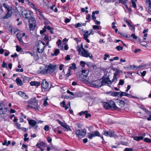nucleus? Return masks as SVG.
I'll return each mask as SVG.
<instances>
[{"instance_id":"34","label":"nucleus","mask_w":151,"mask_h":151,"mask_svg":"<svg viewBox=\"0 0 151 151\" xmlns=\"http://www.w3.org/2000/svg\"><path fill=\"white\" fill-rule=\"evenodd\" d=\"M143 141L145 142L148 143H151V139L147 137L145 138L143 140Z\"/></svg>"},{"instance_id":"22","label":"nucleus","mask_w":151,"mask_h":151,"mask_svg":"<svg viewBox=\"0 0 151 151\" xmlns=\"http://www.w3.org/2000/svg\"><path fill=\"white\" fill-rule=\"evenodd\" d=\"M56 44L59 48H60L61 50H63V45H62L61 40L60 39L58 40L56 42Z\"/></svg>"},{"instance_id":"17","label":"nucleus","mask_w":151,"mask_h":151,"mask_svg":"<svg viewBox=\"0 0 151 151\" xmlns=\"http://www.w3.org/2000/svg\"><path fill=\"white\" fill-rule=\"evenodd\" d=\"M145 136V133L141 136H133L132 138L135 140L139 141L140 140H142Z\"/></svg>"},{"instance_id":"20","label":"nucleus","mask_w":151,"mask_h":151,"mask_svg":"<svg viewBox=\"0 0 151 151\" xmlns=\"http://www.w3.org/2000/svg\"><path fill=\"white\" fill-rule=\"evenodd\" d=\"M18 94L23 98L25 99H27L28 98V97L25 93L22 91H19L18 92Z\"/></svg>"},{"instance_id":"55","label":"nucleus","mask_w":151,"mask_h":151,"mask_svg":"<svg viewBox=\"0 0 151 151\" xmlns=\"http://www.w3.org/2000/svg\"><path fill=\"white\" fill-rule=\"evenodd\" d=\"M15 124H16L17 128V129H21V127H20V126H21L20 124H19L17 123H16Z\"/></svg>"},{"instance_id":"35","label":"nucleus","mask_w":151,"mask_h":151,"mask_svg":"<svg viewBox=\"0 0 151 151\" xmlns=\"http://www.w3.org/2000/svg\"><path fill=\"white\" fill-rule=\"evenodd\" d=\"M128 0H119V3L125 5Z\"/></svg>"},{"instance_id":"40","label":"nucleus","mask_w":151,"mask_h":151,"mask_svg":"<svg viewBox=\"0 0 151 151\" xmlns=\"http://www.w3.org/2000/svg\"><path fill=\"white\" fill-rule=\"evenodd\" d=\"M126 96H127L129 98H134L135 99H137V97H135L134 96H132L131 95H130V94H129L128 93H127V94Z\"/></svg>"},{"instance_id":"31","label":"nucleus","mask_w":151,"mask_h":151,"mask_svg":"<svg viewBox=\"0 0 151 151\" xmlns=\"http://www.w3.org/2000/svg\"><path fill=\"white\" fill-rule=\"evenodd\" d=\"M60 52V50L58 49H57L55 50L54 52V54L53 53H51V55L52 56L54 55H57Z\"/></svg>"},{"instance_id":"5","label":"nucleus","mask_w":151,"mask_h":151,"mask_svg":"<svg viewBox=\"0 0 151 151\" xmlns=\"http://www.w3.org/2000/svg\"><path fill=\"white\" fill-rule=\"evenodd\" d=\"M78 52L81 56L86 58L89 57L91 59H93V56L92 54L85 49L81 50L80 48H78Z\"/></svg>"},{"instance_id":"2","label":"nucleus","mask_w":151,"mask_h":151,"mask_svg":"<svg viewBox=\"0 0 151 151\" xmlns=\"http://www.w3.org/2000/svg\"><path fill=\"white\" fill-rule=\"evenodd\" d=\"M57 66L56 65H53L51 64L48 65H45L44 67L41 66L40 67V70H38L39 73L45 74L48 72L51 74L55 75L56 73L55 72Z\"/></svg>"},{"instance_id":"64","label":"nucleus","mask_w":151,"mask_h":151,"mask_svg":"<svg viewBox=\"0 0 151 151\" xmlns=\"http://www.w3.org/2000/svg\"><path fill=\"white\" fill-rule=\"evenodd\" d=\"M148 10L150 12H151V3L148 4Z\"/></svg>"},{"instance_id":"44","label":"nucleus","mask_w":151,"mask_h":151,"mask_svg":"<svg viewBox=\"0 0 151 151\" xmlns=\"http://www.w3.org/2000/svg\"><path fill=\"white\" fill-rule=\"evenodd\" d=\"M110 56L108 54H105L104 55V60H106L107 59V58H109Z\"/></svg>"},{"instance_id":"58","label":"nucleus","mask_w":151,"mask_h":151,"mask_svg":"<svg viewBox=\"0 0 151 151\" xmlns=\"http://www.w3.org/2000/svg\"><path fill=\"white\" fill-rule=\"evenodd\" d=\"M35 59L36 60L38 59L39 58V57L37 53L35 54L34 57Z\"/></svg>"},{"instance_id":"14","label":"nucleus","mask_w":151,"mask_h":151,"mask_svg":"<svg viewBox=\"0 0 151 151\" xmlns=\"http://www.w3.org/2000/svg\"><path fill=\"white\" fill-rule=\"evenodd\" d=\"M45 46L42 44H38L37 45V50L39 53H42L44 51Z\"/></svg>"},{"instance_id":"32","label":"nucleus","mask_w":151,"mask_h":151,"mask_svg":"<svg viewBox=\"0 0 151 151\" xmlns=\"http://www.w3.org/2000/svg\"><path fill=\"white\" fill-rule=\"evenodd\" d=\"M3 6L5 9H7V11L11 10L9 6L5 3H4L3 4Z\"/></svg>"},{"instance_id":"41","label":"nucleus","mask_w":151,"mask_h":151,"mask_svg":"<svg viewBox=\"0 0 151 151\" xmlns=\"http://www.w3.org/2000/svg\"><path fill=\"white\" fill-rule=\"evenodd\" d=\"M126 96H127L129 98H134L135 99H137V97H135L134 96H132L131 95H130V94H129L128 93H127V94Z\"/></svg>"},{"instance_id":"3","label":"nucleus","mask_w":151,"mask_h":151,"mask_svg":"<svg viewBox=\"0 0 151 151\" xmlns=\"http://www.w3.org/2000/svg\"><path fill=\"white\" fill-rule=\"evenodd\" d=\"M118 75L117 72L114 73L113 75V78L111 81L109 76H106L103 78L102 80L101 81V84L102 86L103 85H107L109 87H111L112 83H115L117 81V76Z\"/></svg>"},{"instance_id":"30","label":"nucleus","mask_w":151,"mask_h":151,"mask_svg":"<svg viewBox=\"0 0 151 151\" xmlns=\"http://www.w3.org/2000/svg\"><path fill=\"white\" fill-rule=\"evenodd\" d=\"M61 106L65 108V110H67L68 108H69V107L66 106H65V102L64 101H63L62 102L60 103V104Z\"/></svg>"},{"instance_id":"23","label":"nucleus","mask_w":151,"mask_h":151,"mask_svg":"<svg viewBox=\"0 0 151 151\" xmlns=\"http://www.w3.org/2000/svg\"><path fill=\"white\" fill-rule=\"evenodd\" d=\"M46 145V144L43 142H38L36 145V146H37L39 148H41V147H44Z\"/></svg>"},{"instance_id":"25","label":"nucleus","mask_w":151,"mask_h":151,"mask_svg":"<svg viewBox=\"0 0 151 151\" xmlns=\"http://www.w3.org/2000/svg\"><path fill=\"white\" fill-rule=\"evenodd\" d=\"M36 13L38 14H39V15L43 19H45L46 18L45 17L43 16V15L42 14V13L40 11V10L39 9H37V10H36L35 11Z\"/></svg>"},{"instance_id":"38","label":"nucleus","mask_w":151,"mask_h":151,"mask_svg":"<svg viewBox=\"0 0 151 151\" xmlns=\"http://www.w3.org/2000/svg\"><path fill=\"white\" fill-rule=\"evenodd\" d=\"M120 97H122L123 96H126V95L127 94V93H126L125 92H120Z\"/></svg>"},{"instance_id":"12","label":"nucleus","mask_w":151,"mask_h":151,"mask_svg":"<svg viewBox=\"0 0 151 151\" xmlns=\"http://www.w3.org/2000/svg\"><path fill=\"white\" fill-rule=\"evenodd\" d=\"M89 73L88 70H82V74L81 75V77H83V80H86V78Z\"/></svg>"},{"instance_id":"21","label":"nucleus","mask_w":151,"mask_h":151,"mask_svg":"<svg viewBox=\"0 0 151 151\" xmlns=\"http://www.w3.org/2000/svg\"><path fill=\"white\" fill-rule=\"evenodd\" d=\"M12 11L11 10L8 11V12L5 16L3 17V19H8L12 15Z\"/></svg>"},{"instance_id":"56","label":"nucleus","mask_w":151,"mask_h":151,"mask_svg":"<svg viewBox=\"0 0 151 151\" xmlns=\"http://www.w3.org/2000/svg\"><path fill=\"white\" fill-rule=\"evenodd\" d=\"M70 70L69 69L68 70V73L66 74V76L67 77H69L70 75Z\"/></svg>"},{"instance_id":"9","label":"nucleus","mask_w":151,"mask_h":151,"mask_svg":"<svg viewBox=\"0 0 151 151\" xmlns=\"http://www.w3.org/2000/svg\"><path fill=\"white\" fill-rule=\"evenodd\" d=\"M103 132L104 134L106 136L115 138L118 137V136L115 134V132L114 131H109L107 132L105 130H104Z\"/></svg>"},{"instance_id":"33","label":"nucleus","mask_w":151,"mask_h":151,"mask_svg":"<svg viewBox=\"0 0 151 151\" xmlns=\"http://www.w3.org/2000/svg\"><path fill=\"white\" fill-rule=\"evenodd\" d=\"M77 68L76 67V64L75 63H73L72 64V66H70L69 67V69L75 70Z\"/></svg>"},{"instance_id":"52","label":"nucleus","mask_w":151,"mask_h":151,"mask_svg":"<svg viewBox=\"0 0 151 151\" xmlns=\"http://www.w3.org/2000/svg\"><path fill=\"white\" fill-rule=\"evenodd\" d=\"M82 26V24L78 23L77 24H75V27L76 28H77L79 27H81Z\"/></svg>"},{"instance_id":"36","label":"nucleus","mask_w":151,"mask_h":151,"mask_svg":"<svg viewBox=\"0 0 151 151\" xmlns=\"http://www.w3.org/2000/svg\"><path fill=\"white\" fill-rule=\"evenodd\" d=\"M87 113H88V111H82L78 114L80 116H82L83 114L86 116Z\"/></svg>"},{"instance_id":"54","label":"nucleus","mask_w":151,"mask_h":151,"mask_svg":"<svg viewBox=\"0 0 151 151\" xmlns=\"http://www.w3.org/2000/svg\"><path fill=\"white\" fill-rule=\"evenodd\" d=\"M133 149L132 148H126L125 149L124 151H132Z\"/></svg>"},{"instance_id":"27","label":"nucleus","mask_w":151,"mask_h":151,"mask_svg":"<svg viewBox=\"0 0 151 151\" xmlns=\"http://www.w3.org/2000/svg\"><path fill=\"white\" fill-rule=\"evenodd\" d=\"M103 107L105 109H110V107L108 103L104 102L103 103Z\"/></svg>"},{"instance_id":"63","label":"nucleus","mask_w":151,"mask_h":151,"mask_svg":"<svg viewBox=\"0 0 151 151\" xmlns=\"http://www.w3.org/2000/svg\"><path fill=\"white\" fill-rule=\"evenodd\" d=\"M47 140L49 143L51 142L52 141V139L50 137H49L47 138Z\"/></svg>"},{"instance_id":"29","label":"nucleus","mask_w":151,"mask_h":151,"mask_svg":"<svg viewBox=\"0 0 151 151\" xmlns=\"http://www.w3.org/2000/svg\"><path fill=\"white\" fill-rule=\"evenodd\" d=\"M16 81L17 85L19 86H22L23 84L22 81L18 78H16Z\"/></svg>"},{"instance_id":"53","label":"nucleus","mask_w":151,"mask_h":151,"mask_svg":"<svg viewBox=\"0 0 151 151\" xmlns=\"http://www.w3.org/2000/svg\"><path fill=\"white\" fill-rule=\"evenodd\" d=\"M44 129L46 131H48L49 130V127L47 125H45L44 127Z\"/></svg>"},{"instance_id":"16","label":"nucleus","mask_w":151,"mask_h":151,"mask_svg":"<svg viewBox=\"0 0 151 151\" xmlns=\"http://www.w3.org/2000/svg\"><path fill=\"white\" fill-rule=\"evenodd\" d=\"M57 121L64 128L67 129L68 130H71V129L69 126L66 124L62 122L61 121L59 120H57Z\"/></svg>"},{"instance_id":"51","label":"nucleus","mask_w":151,"mask_h":151,"mask_svg":"<svg viewBox=\"0 0 151 151\" xmlns=\"http://www.w3.org/2000/svg\"><path fill=\"white\" fill-rule=\"evenodd\" d=\"M65 59L67 60H69L70 59V58L69 55H68L65 57Z\"/></svg>"},{"instance_id":"50","label":"nucleus","mask_w":151,"mask_h":151,"mask_svg":"<svg viewBox=\"0 0 151 151\" xmlns=\"http://www.w3.org/2000/svg\"><path fill=\"white\" fill-rule=\"evenodd\" d=\"M51 27L50 26H45V28H43V30L44 31H45V28L49 30H50V29H51Z\"/></svg>"},{"instance_id":"1","label":"nucleus","mask_w":151,"mask_h":151,"mask_svg":"<svg viewBox=\"0 0 151 151\" xmlns=\"http://www.w3.org/2000/svg\"><path fill=\"white\" fill-rule=\"evenodd\" d=\"M32 13L29 11L24 10L22 12L23 17L26 19H29L30 30H33L36 26V21L35 18L32 17Z\"/></svg>"},{"instance_id":"8","label":"nucleus","mask_w":151,"mask_h":151,"mask_svg":"<svg viewBox=\"0 0 151 151\" xmlns=\"http://www.w3.org/2000/svg\"><path fill=\"white\" fill-rule=\"evenodd\" d=\"M83 32V38L84 39L86 40L87 42L89 43L90 42V41L88 38V37L89 36H90L91 35H93V34L94 33L92 29H90L89 33V32L88 31H84Z\"/></svg>"},{"instance_id":"15","label":"nucleus","mask_w":151,"mask_h":151,"mask_svg":"<svg viewBox=\"0 0 151 151\" xmlns=\"http://www.w3.org/2000/svg\"><path fill=\"white\" fill-rule=\"evenodd\" d=\"M25 1L30 7L33 9L35 11L38 9L35 5L32 2L29 1V0H26Z\"/></svg>"},{"instance_id":"10","label":"nucleus","mask_w":151,"mask_h":151,"mask_svg":"<svg viewBox=\"0 0 151 151\" xmlns=\"http://www.w3.org/2000/svg\"><path fill=\"white\" fill-rule=\"evenodd\" d=\"M100 134L99 132L98 131L93 132L92 133H88V138L90 139H92L93 137H94L96 136H100Z\"/></svg>"},{"instance_id":"43","label":"nucleus","mask_w":151,"mask_h":151,"mask_svg":"<svg viewBox=\"0 0 151 151\" xmlns=\"http://www.w3.org/2000/svg\"><path fill=\"white\" fill-rule=\"evenodd\" d=\"M92 27L94 29H100V27L101 28V26L99 27V26H98L95 25H93Z\"/></svg>"},{"instance_id":"62","label":"nucleus","mask_w":151,"mask_h":151,"mask_svg":"<svg viewBox=\"0 0 151 151\" xmlns=\"http://www.w3.org/2000/svg\"><path fill=\"white\" fill-rule=\"evenodd\" d=\"M131 36L134 39H136L137 38V37L135 36L134 34H132L131 35Z\"/></svg>"},{"instance_id":"19","label":"nucleus","mask_w":151,"mask_h":151,"mask_svg":"<svg viewBox=\"0 0 151 151\" xmlns=\"http://www.w3.org/2000/svg\"><path fill=\"white\" fill-rule=\"evenodd\" d=\"M7 111L6 108L4 106H2L0 109V115L5 114Z\"/></svg>"},{"instance_id":"45","label":"nucleus","mask_w":151,"mask_h":151,"mask_svg":"<svg viewBox=\"0 0 151 151\" xmlns=\"http://www.w3.org/2000/svg\"><path fill=\"white\" fill-rule=\"evenodd\" d=\"M1 66L2 68H6L7 67V64L4 61H3L2 63Z\"/></svg>"},{"instance_id":"46","label":"nucleus","mask_w":151,"mask_h":151,"mask_svg":"<svg viewBox=\"0 0 151 151\" xmlns=\"http://www.w3.org/2000/svg\"><path fill=\"white\" fill-rule=\"evenodd\" d=\"M78 48H80L81 50H82L83 49H84V48L83 47V44L82 43L81 44V46L80 47H79V46H78L76 47V49L77 51H78Z\"/></svg>"},{"instance_id":"4","label":"nucleus","mask_w":151,"mask_h":151,"mask_svg":"<svg viewBox=\"0 0 151 151\" xmlns=\"http://www.w3.org/2000/svg\"><path fill=\"white\" fill-rule=\"evenodd\" d=\"M27 109L34 108L35 109H38L39 107L37 101L35 98L31 99L26 102Z\"/></svg>"},{"instance_id":"39","label":"nucleus","mask_w":151,"mask_h":151,"mask_svg":"<svg viewBox=\"0 0 151 151\" xmlns=\"http://www.w3.org/2000/svg\"><path fill=\"white\" fill-rule=\"evenodd\" d=\"M131 3L132 4V7L135 8L136 7V4L135 2L133 0H132Z\"/></svg>"},{"instance_id":"60","label":"nucleus","mask_w":151,"mask_h":151,"mask_svg":"<svg viewBox=\"0 0 151 151\" xmlns=\"http://www.w3.org/2000/svg\"><path fill=\"white\" fill-rule=\"evenodd\" d=\"M67 93L69 94H70V95H72L75 96V94H74L73 93V92L70 91L69 90H68L67 91Z\"/></svg>"},{"instance_id":"6","label":"nucleus","mask_w":151,"mask_h":151,"mask_svg":"<svg viewBox=\"0 0 151 151\" xmlns=\"http://www.w3.org/2000/svg\"><path fill=\"white\" fill-rule=\"evenodd\" d=\"M86 133L85 129H78L76 130L75 134L80 138L85 136Z\"/></svg>"},{"instance_id":"49","label":"nucleus","mask_w":151,"mask_h":151,"mask_svg":"<svg viewBox=\"0 0 151 151\" xmlns=\"http://www.w3.org/2000/svg\"><path fill=\"white\" fill-rule=\"evenodd\" d=\"M92 19L94 21L96 19V17L95 16L94 12H92Z\"/></svg>"},{"instance_id":"11","label":"nucleus","mask_w":151,"mask_h":151,"mask_svg":"<svg viewBox=\"0 0 151 151\" xmlns=\"http://www.w3.org/2000/svg\"><path fill=\"white\" fill-rule=\"evenodd\" d=\"M41 87L42 89H44L45 91L49 90V88L48 83L45 80H43L42 82Z\"/></svg>"},{"instance_id":"18","label":"nucleus","mask_w":151,"mask_h":151,"mask_svg":"<svg viewBox=\"0 0 151 151\" xmlns=\"http://www.w3.org/2000/svg\"><path fill=\"white\" fill-rule=\"evenodd\" d=\"M108 103L110 107V109L113 108L114 109H116L118 108L115 103L113 101L110 100Z\"/></svg>"},{"instance_id":"24","label":"nucleus","mask_w":151,"mask_h":151,"mask_svg":"<svg viewBox=\"0 0 151 151\" xmlns=\"http://www.w3.org/2000/svg\"><path fill=\"white\" fill-rule=\"evenodd\" d=\"M117 103H118L119 106L121 107H123L125 105L124 102L122 101L119 99H117Z\"/></svg>"},{"instance_id":"26","label":"nucleus","mask_w":151,"mask_h":151,"mask_svg":"<svg viewBox=\"0 0 151 151\" xmlns=\"http://www.w3.org/2000/svg\"><path fill=\"white\" fill-rule=\"evenodd\" d=\"M30 85L32 86H38L40 85V82L37 81H31L30 83Z\"/></svg>"},{"instance_id":"47","label":"nucleus","mask_w":151,"mask_h":151,"mask_svg":"<svg viewBox=\"0 0 151 151\" xmlns=\"http://www.w3.org/2000/svg\"><path fill=\"white\" fill-rule=\"evenodd\" d=\"M16 50L17 51L19 52L22 50V49L18 45L16 46Z\"/></svg>"},{"instance_id":"7","label":"nucleus","mask_w":151,"mask_h":151,"mask_svg":"<svg viewBox=\"0 0 151 151\" xmlns=\"http://www.w3.org/2000/svg\"><path fill=\"white\" fill-rule=\"evenodd\" d=\"M90 83L93 87L96 88H99L102 86L101 80L100 79L93 81L90 82Z\"/></svg>"},{"instance_id":"57","label":"nucleus","mask_w":151,"mask_h":151,"mask_svg":"<svg viewBox=\"0 0 151 151\" xmlns=\"http://www.w3.org/2000/svg\"><path fill=\"white\" fill-rule=\"evenodd\" d=\"M22 34L20 32H19L17 33V37H22Z\"/></svg>"},{"instance_id":"42","label":"nucleus","mask_w":151,"mask_h":151,"mask_svg":"<svg viewBox=\"0 0 151 151\" xmlns=\"http://www.w3.org/2000/svg\"><path fill=\"white\" fill-rule=\"evenodd\" d=\"M124 83V80L122 79H120L119 80V83H118L119 85H123Z\"/></svg>"},{"instance_id":"37","label":"nucleus","mask_w":151,"mask_h":151,"mask_svg":"<svg viewBox=\"0 0 151 151\" xmlns=\"http://www.w3.org/2000/svg\"><path fill=\"white\" fill-rule=\"evenodd\" d=\"M116 49L118 51L122 50L123 49V47L119 45L117 46L116 47Z\"/></svg>"},{"instance_id":"13","label":"nucleus","mask_w":151,"mask_h":151,"mask_svg":"<svg viewBox=\"0 0 151 151\" xmlns=\"http://www.w3.org/2000/svg\"><path fill=\"white\" fill-rule=\"evenodd\" d=\"M29 124L30 125L29 128H31L32 127H35V128H37L38 127V126L36 125L37 122L34 120L31 119L28 120Z\"/></svg>"},{"instance_id":"48","label":"nucleus","mask_w":151,"mask_h":151,"mask_svg":"<svg viewBox=\"0 0 151 151\" xmlns=\"http://www.w3.org/2000/svg\"><path fill=\"white\" fill-rule=\"evenodd\" d=\"M86 64V63L83 61H81L80 62V65L82 67H85V65Z\"/></svg>"},{"instance_id":"61","label":"nucleus","mask_w":151,"mask_h":151,"mask_svg":"<svg viewBox=\"0 0 151 151\" xmlns=\"http://www.w3.org/2000/svg\"><path fill=\"white\" fill-rule=\"evenodd\" d=\"M127 24L128 25V26L129 27H131L132 28V29L133 30H134L135 29V27L134 26L132 25L129 22L128 24Z\"/></svg>"},{"instance_id":"59","label":"nucleus","mask_w":151,"mask_h":151,"mask_svg":"<svg viewBox=\"0 0 151 151\" xmlns=\"http://www.w3.org/2000/svg\"><path fill=\"white\" fill-rule=\"evenodd\" d=\"M91 115L90 114L88 113V112L86 114V115L85 116V118H88V117H91Z\"/></svg>"},{"instance_id":"28","label":"nucleus","mask_w":151,"mask_h":151,"mask_svg":"<svg viewBox=\"0 0 151 151\" xmlns=\"http://www.w3.org/2000/svg\"><path fill=\"white\" fill-rule=\"evenodd\" d=\"M109 93H111V95L113 96H118L119 95H120V92H110Z\"/></svg>"}]
</instances>
